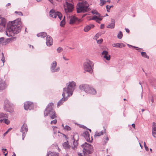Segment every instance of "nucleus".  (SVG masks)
Masks as SVG:
<instances>
[{"mask_svg":"<svg viewBox=\"0 0 156 156\" xmlns=\"http://www.w3.org/2000/svg\"><path fill=\"white\" fill-rule=\"evenodd\" d=\"M63 58L65 60H68L69 59L68 58H67L65 57H63Z\"/></svg>","mask_w":156,"mask_h":156,"instance_id":"obj_60","label":"nucleus"},{"mask_svg":"<svg viewBox=\"0 0 156 156\" xmlns=\"http://www.w3.org/2000/svg\"><path fill=\"white\" fill-rule=\"evenodd\" d=\"M144 147L146 146V143L145 142H144Z\"/></svg>","mask_w":156,"mask_h":156,"instance_id":"obj_63","label":"nucleus"},{"mask_svg":"<svg viewBox=\"0 0 156 156\" xmlns=\"http://www.w3.org/2000/svg\"><path fill=\"white\" fill-rule=\"evenodd\" d=\"M141 54L142 56L144 58H149V57L147 55L146 53L145 52H141Z\"/></svg>","mask_w":156,"mask_h":156,"instance_id":"obj_36","label":"nucleus"},{"mask_svg":"<svg viewBox=\"0 0 156 156\" xmlns=\"http://www.w3.org/2000/svg\"><path fill=\"white\" fill-rule=\"evenodd\" d=\"M47 33L45 32H41L37 34L38 37H41V38H44L47 36Z\"/></svg>","mask_w":156,"mask_h":156,"instance_id":"obj_30","label":"nucleus"},{"mask_svg":"<svg viewBox=\"0 0 156 156\" xmlns=\"http://www.w3.org/2000/svg\"><path fill=\"white\" fill-rule=\"evenodd\" d=\"M64 9L66 13L71 12L73 9V6L72 3L68 2L67 1L66 4L64 5Z\"/></svg>","mask_w":156,"mask_h":156,"instance_id":"obj_9","label":"nucleus"},{"mask_svg":"<svg viewBox=\"0 0 156 156\" xmlns=\"http://www.w3.org/2000/svg\"><path fill=\"white\" fill-rule=\"evenodd\" d=\"M103 140L104 144H105L106 143L108 142L109 138L107 135H105L104 137Z\"/></svg>","mask_w":156,"mask_h":156,"instance_id":"obj_34","label":"nucleus"},{"mask_svg":"<svg viewBox=\"0 0 156 156\" xmlns=\"http://www.w3.org/2000/svg\"><path fill=\"white\" fill-rule=\"evenodd\" d=\"M104 132L102 131H101L100 132L99 131H96L95 132V135H94V137H95L96 136H100L101 135L103 134Z\"/></svg>","mask_w":156,"mask_h":156,"instance_id":"obj_32","label":"nucleus"},{"mask_svg":"<svg viewBox=\"0 0 156 156\" xmlns=\"http://www.w3.org/2000/svg\"><path fill=\"white\" fill-rule=\"evenodd\" d=\"M92 13L94 14L97 15V16H93L91 19L93 20H95L97 22L100 23L99 22L102 19V16H101L99 13L95 10H93L92 11Z\"/></svg>","mask_w":156,"mask_h":156,"instance_id":"obj_7","label":"nucleus"},{"mask_svg":"<svg viewBox=\"0 0 156 156\" xmlns=\"http://www.w3.org/2000/svg\"><path fill=\"white\" fill-rule=\"evenodd\" d=\"M57 62L55 61H54L51 64V70L52 72H54L58 71L59 70V68H56Z\"/></svg>","mask_w":156,"mask_h":156,"instance_id":"obj_16","label":"nucleus"},{"mask_svg":"<svg viewBox=\"0 0 156 156\" xmlns=\"http://www.w3.org/2000/svg\"><path fill=\"white\" fill-rule=\"evenodd\" d=\"M6 87L4 81L0 79V90H3Z\"/></svg>","mask_w":156,"mask_h":156,"instance_id":"obj_25","label":"nucleus"},{"mask_svg":"<svg viewBox=\"0 0 156 156\" xmlns=\"http://www.w3.org/2000/svg\"><path fill=\"white\" fill-rule=\"evenodd\" d=\"M98 35H99V34H97L96 35V36L94 37V38L95 39H97V37H98Z\"/></svg>","mask_w":156,"mask_h":156,"instance_id":"obj_62","label":"nucleus"},{"mask_svg":"<svg viewBox=\"0 0 156 156\" xmlns=\"http://www.w3.org/2000/svg\"><path fill=\"white\" fill-rule=\"evenodd\" d=\"M2 150L3 153L5 154V151H6L7 149H2Z\"/></svg>","mask_w":156,"mask_h":156,"instance_id":"obj_50","label":"nucleus"},{"mask_svg":"<svg viewBox=\"0 0 156 156\" xmlns=\"http://www.w3.org/2000/svg\"><path fill=\"white\" fill-rule=\"evenodd\" d=\"M49 16L51 17L54 18H56L58 16L60 20L62 19V15L61 13L59 12H56L53 9H52L50 11Z\"/></svg>","mask_w":156,"mask_h":156,"instance_id":"obj_6","label":"nucleus"},{"mask_svg":"<svg viewBox=\"0 0 156 156\" xmlns=\"http://www.w3.org/2000/svg\"><path fill=\"white\" fill-rule=\"evenodd\" d=\"M34 106L33 104L31 102L27 101L24 103V108L26 110H30L33 108Z\"/></svg>","mask_w":156,"mask_h":156,"instance_id":"obj_14","label":"nucleus"},{"mask_svg":"<svg viewBox=\"0 0 156 156\" xmlns=\"http://www.w3.org/2000/svg\"><path fill=\"white\" fill-rule=\"evenodd\" d=\"M15 13H18V12H15ZM18 13H19V14L20 15H21V16L23 15L22 13L21 12H18Z\"/></svg>","mask_w":156,"mask_h":156,"instance_id":"obj_51","label":"nucleus"},{"mask_svg":"<svg viewBox=\"0 0 156 156\" xmlns=\"http://www.w3.org/2000/svg\"><path fill=\"white\" fill-rule=\"evenodd\" d=\"M50 117L51 119H54L56 117V114L55 112L53 110L49 112Z\"/></svg>","mask_w":156,"mask_h":156,"instance_id":"obj_23","label":"nucleus"},{"mask_svg":"<svg viewBox=\"0 0 156 156\" xmlns=\"http://www.w3.org/2000/svg\"><path fill=\"white\" fill-rule=\"evenodd\" d=\"M113 7V5H107L106 6V8L107 9V10L108 12H110V9L111 8Z\"/></svg>","mask_w":156,"mask_h":156,"instance_id":"obj_37","label":"nucleus"},{"mask_svg":"<svg viewBox=\"0 0 156 156\" xmlns=\"http://www.w3.org/2000/svg\"><path fill=\"white\" fill-rule=\"evenodd\" d=\"M9 131V130H8L6 132H5L3 134L4 136H5L6 134L8 133V132Z\"/></svg>","mask_w":156,"mask_h":156,"instance_id":"obj_55","label":"nucleus"},{"mask_svg":"<svg viewBox=\"0 0 156 156\" xmlns=\"http://www.w3.org/2000/svg\"><path fill=\"white\" fill-rule=\"evenodd\" d=\"M53 43V41L52 38L49 36H48L46 37V44L47 45L50 46Z\"/></svg>","mask_w":156,"mask_h":156,"instance_id":"obj_17","label":"nucleus"},{"mask_svg":"<svg viewBox=\"0 0 156 156\" xmlns=\"http://www.w3.org/2000/svg\"><path fill=\"white\" fill-rule=\"evenodd\" d=\"M63 146L64 148L66 149H69L70 147V146L69 144L68 141L64 142L63 144Z\"/></svg>","mask_w":156,"mask_h":156,"instance_id":"obj_29","label":"nucleus"},{"mask_svg":"<svg viewBox=\"0 0 156 156\" xmlns=\"http://www.w3.org/2000/svg\"><path fill=\"white\" fill-rule=\"evenodd\" d=\"M9 131V130H8L6 132H5L3 134L4 136H5L6 134L8 133V132Z\"/></svg>","mask_w":156,"mask_h":156,"instance_id":"obj_57","label":"nucleus"},{"mask_svg":"<svg viewBox=\"0 0 156 156\" xmlns=\"http://www.w3.org/2000/svg\"><path fill=\"white\" fill-rule=\"evenodd\" d=\"M112 46L114 47L122 48L125 46V45L122 43L113 44Z\"/></svg>","mask_w":156,"mask_h":156,"instance_id":"obj_24","label":"nucleus"},{"mask_svg":"<svg viewBox=\"0 0 156 156\" xmlns=\"http://www.w3.org/2000/svg\"><path fill=\"white\" fill-rule=\"evenodd\" d=\"M62 96L63 98L58 101V107L62 105L63 104L64 101H66L68 99V97H69V96H66L65 94L63 93L62 94Z\"/></svg>","mask_w":156,"mask_h":156,"instance_id":"obj_15","label":"nucleus"},{"mask_svg":"<svg viewBox=\"0 0 156 156\" xmlns=\"http://www.w3.org/2000/svg\"><path fill=\"white\" fill-rule=\"evenodd\" d=\"M83 148V152L84 156L91 154L93 151L92 146L87 143H85L81 145Z\"/></svg>","mask_w":156,"mask_h":156,"instance_id":"obj_5","label":"nucleus"},{"mask_svg":"<svg viewBox=\"0 0 156 156\" xmlns=\"http://www.w3.org/2000/svg\"><path fill=\"white\" fill-rule=\"evenodd\" d=\"M90 63V62H85L84 64V69L85 71L91 73L93 71V69Z\"/></svg>","mask_w":156,"mask_h":156,"instance_id":"obj_11","label":"nucleus"},{"mask_svg":"<svg viewBox=\"0 0 156 156\" xmlns=\"http://www.w3.org/2000/svg\"><path fill=\"white\" fill-rule=\"evenodd\" d=\"M132 126L135 129V125L134 123L132 124Z\"/></svg>","mask_w":156,"mask_h":156,"instance_id":"obj_59","label":"nucleus"},{"mask_svg":"<svg viewBox=\"0 0 156 156\" xmlns=\"http://www.w3.org/2000/svg\"><path fill=\"white\" fill-rule=\"evenodd\" d=\"M7 115L6 114L2 113H0V119L3 118V119L7 118Z\"/></svg>","mask_w":156,"mask_h":156,"instance_id":"obj_35","label":"nucleus"},{"mask_svg":"<svg viewBox=\"0 0 156 156\" xmlns=\"http://www.w3.org/2000/svg\"><path fill=\"white\" fill-rule=\"evenodd\" d=\"M80 89L86 92L94 94L96 93V90L90 85L87 84H82L79 86Z\"/></svg>","mask_w":156,"mask_h":156,"instance_id":"obj_4","label":"nucleus"},{"mask_svg":"<svg viewBox=\"0 0 156 156\" xmlns=\"http://www.w3.org/2000/svg\"><path fill=\"white\" fill-rule=\"evenodd\" d=\"M57 127L55 126L53 127V129L54 131V133L55 134L57 132Z\"/></svg>","mask_w":156,"mask_h":156,"instance_id":"obj_41","label":"nucleus"},{"mask_svg":"<svg viewBox=\"0 0 156 156\" xmlns=\"http://www.w3.org/2000/svg\"><path fill=\"white\" fill-rule=\"evenodd\" d=\"M4 108L5 110L8 112H13V109L12 108V106L9 102V101L7 99L5 100Z\"/></svg>","mask_w":156,"mask_h":156,"instance_id":"obj_8","label":"nucleus"},{"mask_svg":"<svg viewBox=\"0 0 156 156\" xmlns=\"http://www.w3.org/2000/svg\"><path fill=\"white\" fill-rule=\"evenodd\" d=\"M57 50L58 52L60 53L62 51V49L61 48L59 47L57 48Z\"/></svg>","mask_w":156,"mask_h":156,"instance_id":"obj_43","label":"nucleus"},{"mask_svg":"<svg viewBox=\"0 0 156 156\" xmlns=\"http://www.w3.org/2000/svg\"><path fill=\"white\" fill-rule=\"evenodd\" d=\"M9 131V130H8L6 132H5L3 134L4 136H5L6 134L8 133V132Z\"/></svg>","mask_w":156,"mask_h":156,"instance_id":"obj_53","label":"nucleus"},{"mask_svg":"<svg viewBox=\"0 0 156 156\" xmlns=\"http://www.w3.org/2000/svg\"><path fill=\"white\" fill-rule=\"evenodd\" d=\"M102 41H103V39H101L100 40H98L97 41V43H98V44H100L101 43V42H102Z\"/></svg>","mask_w":156,"mask_h":156,"instance_id":"obj_46","label":"nucleus"},{"mask_svg":"<svg viewBox=\"0 0 156 156\" xmlns=\"http://www.w3.org/2000/svg\"><path fill=\"white\" fill-rule=\"evenodd\" d=\"M83 135L87 141H90V135L88 131H86L84 132L83 133Z\"/></svg>","mask_w":156,"mask_h":156,"instance_id":"obj_21","label":"nucleus"},{"mask_svg":"<svg viewBox=\"0 0 156 156\" xmlns=\"http://www.w3.org/2000/svg\"><path fill=\"white\" fill-rule=\"evenodd\" d=\"M78 156H83L82 154L81 153H78Z\"/></svg>","mask_w":156,"mask_h":156,"instance_id":"obj_61","label":"nucleus"},{"mask_svg":"<svg viewBox=\"0 0 156 156\" xmlns=\"http://www.w3.org/2000/svg\"><path fill=\"white\" fill-rule=\"evenodd\" d=\"M57 122V120L56 119H55L54 120L52 121L51 122V124H56Z\"/></svg>","mask_w":156,"mask_h":156,"instance_id":"obj_42","label":"nucleus"},{"mask_svg":"<svg viewBox=\"0 0 156 156\" xmlns=\"http://www.w3.org/2000/svg\"><path fill=\"white\" fill-rule=\"evenodd\" d=\"M115 27V21L114 20H112V23L109 24L107 26V27L111 29H113Z\"/></svg>","mask_w":156,"mask_h":156,"instance_id":"obj_27","label":"nucleus"},{"mask_svg":"<svg viewBox=\"0 0 156 156\" xmlns=\"http://www.w3.org/2000/svg\"><path fill=\"white\" fill-rule=\"evenodd\" d=\"M47 155L48 156H58V154L55 152H48Z\"/></svg>","mask_w":156,"mask_h":156,"instance_id":"obj_33","label":"nucleus"},{"mask_svg":"<svg viewBox=\"0 0 156 156\" xmlns=\"http://www.w3.org/2000/svg\"><path fill=\"white\" fill-rule=\"evenodd\" d=\"M28 128L26 124L24 123L22 126L20 131L23 133V140L28 131Z\"/></svg>","mask_w":156,"mask_h":156,"instance_id":"obj_13","label":"nucleus"},{"mask_svg":"<svg viewBox=\"0 0 156 156\" xmlns=\"http://www.w3.org/2000/svg\"><path fill=\"white\" fill-rule=\"evenodd\" d=\"M94 27V26L93 24H90L86 26L84 29V30L85 32H87L89 31L91 28H93Z\"/></svg>","mask_w":156,"mask_h":156,"instance_id":"obj_26","label":"nucleus"},{"mask_svg":"<svg viewBox=\"0 0 156 156\" xmlns=\"http://www.w3.org/2000/svg\"><path fill=\"white\" fill-rule=\"evenodd\" d=\"M6 23V20L5 18L0 16V25L5 27Z\"/></svg>","mask_w":156,"mask_h":156,"instance_id":"obj_22","label":"nucleus"},{"mask_svg":"<svg viewBox=\"0 0 156 156\" xmlns=\"http://www.w3.org/2000/svg\"><path fill=\"white\" fill-rule=\"evenodd\" d=\"M102 55H103L104 58L107 60L110 59V56L108 54V52L106 51H104L102 53Z\"/></svg>","mask_w":156,"mask_h":156,"instance_id":"obj_18","label":"nucleus"},{"mask_svg":"<svg viewBox=\"0 0 156 156\" xmlns=\"http://www.w3.org/2000/svg\"><path fill=\"white\" fill-rule=\"evenodd\" d=\"M65 16L64 17L63 19L61 21L60 23V26L62 27L65 24Z\"/></svg>","mask_w":156,"mask_h":156,"instance_id":"obj_38","label":"nucleus"},{"mask_svg":"<svg viewBox=\"0 0 156 156\" xmlns=\"http://www.w3.org/2000/svg\"><path fill=\"white\" fill-rule=\"evenodd\" d=\"M134 48L136 49V50L138 51L139 52H140L142 50V49L138 48V47H133Z\"/></svg>","mask_w":156,"mask_h":156,"instance_id":"obj_45","label":"nucleus"},{"mask_svg":"<svg viewBox=\"0 0 156 156\" xmlns=\"http://www.w3.org/2000/svg\"><path fill=\"white\" fill-rule=\"evenodd\" d=\"M117 37L119 39H121L122 37V33L121 31H119V33Z\"/></svg>","mask_w":156,"mask_h":156,"instance_id":"obj_39","label":"nucleus"},{"mask_svg":"<svg viewBox=\"0 0 156 156\" xmlns=\"http://www.w3.org/2000/svg\"><path fill=\"white\" fill-rule=\"evenodd\" d=\"M4 40V38L3 37L0 38V44H1V43Z\"/></svg>","mask_w":156,"mask_h":156,"instance_id":"obj_47","label":"nucleus"},{"mask_svg":"<svg viewBox=\"0 0 156 156\" xmlns=\"http://www.w3.org/2000/svg\"><path fill=\"white\" fill-rule=\"evenodd\" d=\"M73 146L72 147V148L75 150L77 148V146L78 144V141L79 140L78 135L77 134H74L73 137Z\"/></svg>","mask_w":156,"mask_h":156,"instance_id":"obj_10","label":"nucleus"},{"mask_svg":"<svg viewBox=\"0 0 156 156\" xmlns=\"http://www.w3.org/2000/svg\"><path fill=\"white\" fill-rule=\"evenodd\" d=\"M88 4L86 1H83L78 3L76 7L77 12H85L90 10Z\"/></svg>","mask_w":156,"mask_h":156,"instance_id":"obj_2","label":"nucleus"},{"mask_svg":"<svg viewBox=\"0 0 156 156\" xmlns=\"http://www.w3.org/2000/svg\"><path fill=\"white\" fill-rule=\"evenodd\" d=\"M144 147L146 150L147 151H148L149 150V149L148 147L147 146H145Z\"/></svg>","mask_w":156,"mask_h":156,"instance_id":"obj_58","label":"nucleus"},{"mask_svg":"<svg viewBox=\"0 0 156 156\" xmlns=\"http://www.w3.org/2000/svg\"><path fill=\"white\" fill-rule=\"evenodd\" d=\"M22 27V23L20 19H18L12 22L8 27L6 31V34L8 36H13L15 34L19 33Z\"/></svg>","mask_w":156,"mask_h":156,"instance_id":"obj_1","label":"nucleus"},{"mask_svg":"<svg viewBox=\"0 0 156 156\" xmlns=\"http://www.w3.org/2000/svg\"><path fill=\"white\" fill-rule=\"evenodd\" d=\"M12 156H16V154H15L14 152L13 153V154Z\"/></svg>","mask_w":156,"mask_h":156,"instance_id":"obj_64","label":"nucleus"},{"mask_svg":"<svg viewBox=\"0 0 156 156\" xmlns=\"http://www.w3.org/2000/svg\"><path fill=\"white\" fill-rule=\"evenodd\" d=\"M6 118H5L3 119H1L0 120V123H2V122H3L6 124H9L10 123V121L8 119H6Z\"/></svg>","mask_w":156,"mask_h":156,"instance_id":"obj_31","label":"nucleus"},{"mask_svg":"<svg viewBox=\"0 0 156 156\" xmlns=\"http://www.w3.org/2000/svg\"><path fill=\"white\" fill-rule=\"evenodd\" d=\"M9 131V130H8L6 132H5L3 134L4 136H5L6 134L8 133V132Z\"/></svg>","mask_w":156,"mask_h":156,"instance_id":"obj_54","label":"nucleus"},{"mask_svg":"<svg viewBox=\"0 0 156 156\" xmlns=\"http://www.w3.org/2000/svg\"><path fill=\"white\" fill-rule=\"evenodd\" d=\"M79 21L78 19L74 16H71L70 18L69 23L70 24H73L76 22Z\"/></svg>","mask_w":156,"mask_h":156,"instance_id":"obj_19","label":"nucleus"},{"mask_svg":"<svg viewBox=\"0 0 156 156\" xmlns=\"http://www.w3.org/2000/svg\"><path fill=\"white\" fill-rule=\"evenodd\" d=\"M125 30H126V32H127V33H129L130 30L128 29L127 28H125Z\"/></svg>","mask_w":156,"mask_h":156,"instance_id":"obj_49","label":"nucleus"},{"mask_svg":"<svg viewBox=\"0 0 156 156\" xmlns=\"http://www.w3.org/2000/svg\"><path fill=\"white\" fill-rule=\"evenodd\" d=\"M101 3L100 4V5L101 6H103L106 3V1L105 0H100Z\"/></svg>","mask_w":156,"mask_h":156,"instance_id":"obj_40","label":"nucleus"},{"mask_svg":"<svg viewBox=\"0 0 156 156\" xmlns=\"http://www.w3.org/2000/svg\"><path fill=\"white\" fill-rule=\"evenodd\" d=\"M9 131V130H8L6 132H5L3 134L4 136H5L6 134L8 133V132Z\"/></svg>","mask_w":156,"mask_h":156,"instance_id":"obj_56","label":"nucleus"},{"mask_svg":"<svg viewBox=\"0 0 156 156\" xmlns=\"http://www.w3.org/2000/svg\"><path fill=\"white\" fill-rule=\"evenodd\" d=\"M104 27V24H101V25L100 28L101 29H103Z\"/></svg>","mask_w":156,"mask_h":156,"instance_id":"obj_52","label":"nucleus"},{"mask_svg":"<svg viewBox=\"0 0 156 156\" xmlns=\"http://www.w3.org/2000/svg\"><path fill=\"white\" fill-rule=\"evenodd\" d=\"M152 130L153 136L156 137V123L154 122L153 123Z\"/></svg>","mask_w":156,"mask_h":156,"instance_id":"obj_20","label":"nucleus"},{"mask_svg":"<svg viewBox=\"0 0 156 156\" xmlns=\"http://www.w3.org/2000/svg\"><path fill=\"white\" fill-rule=\"evenodd\" d=\"M67 87L63 89V93L66 94H67L68 96L69 97L73 94V93L74 91L75 87L76 86V83L73 81L69 82L67 84Z\"/></svg>","mask_w":156,"mask_h":156,"instance_id":"obj_3","label":"nucleus"},{"mask_svg":"<svg viewBox=\"0 0 156 156\" xmlns=\"http://www.w3.org/2000/svg\"><path fill=\"white\" fill-rule=\"evenodd\" d=\"M2 61V62L3 64H4V63L5 62V58L4 57H3L1 59Z\"/></svg>","mask_w":156,"mask_h":156,"instance_id":"obj_48","label":"nucleus"},{"mask_svg":"<svg viewBox=\"0 0 156 156\" xmlns=\"http://www.w3.org/2000/svg\"><path fill=\"white\" fill-rule=\"evenodd\" d=\"M65 129L67 130H71V128L68 126H65Z\"/></svg>","mask_w":156,"mask_h":156,"instance_id":"obj_44","label":"nucleus"},{"mask_svg":"<svg viewBox=\"0 0 156 156\" xmlns=\"http://www.w3.org/2000/svg\"><path fill=\"white\" fill-rule=\"evenodd\" d=\"M15 37H12L6 39L5 41V44H8L10 42L16 40Z\"/></svg>","mask_w":156,"mask_h":156,"instance_id":"obj_28","label":"nucleus"},{"mask_svg":"<svg viewBox=\"0 0 156 156\" xmlns=\"http://www.w3.org/2000/svg\"><path fill=\"white\" fill-rule=\"evenodd\" d=\"M54 107V105L53 103H49L44 112V115L45 116H48L49 114V112L53 111V109Z\"/></svg>","mask_w":156,"mask_h":156,"instance_id":"obj_12","label":"nucleus"}]
</instances>
